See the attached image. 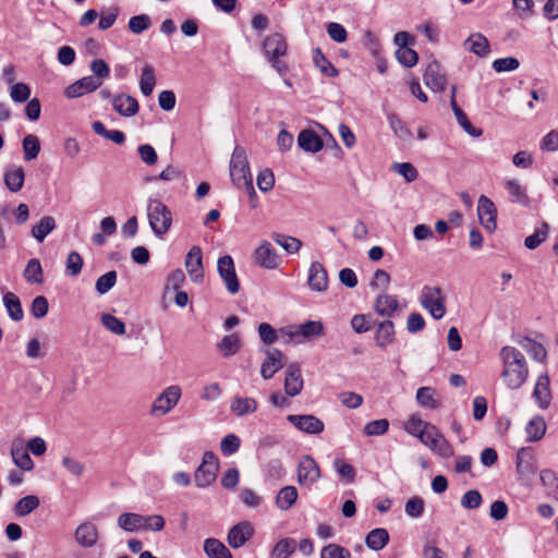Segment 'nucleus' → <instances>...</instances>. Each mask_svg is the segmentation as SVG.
Segmentation results:
<instances>
[{
	"instance_id": "4be33fe9",
	"label": "nucleus",
	"mask_w": 558,
	"mask_h": 558,
	"mask_svg": "<svg viewBox=\"0 0 558 558\" xmlns=\"http://www.w3.org/2000/svg\"><path fill=\"white\" fill-rule=\"evenodd\" d=\"M112 106L113 109L123 117H133L140 110V105L137 100L125 94L116 95L112 97Z\"/></svg>"
},
{
	"instance_id": "37998d69",
	"label": "nucleus",
	"mask_w": 558,
	"mask_h": 558,
	"mask_svg": "<svg viewBox=\"0 0 558 558\" xmlns=\"http://www.w3.org/2000/svg\"><path fill=\"white\" fill-rule=\"evenodd\" d=\"M313 61L315 65L319 69V71L329 77H336L338 75V70L335 65L325 57L320 48H315L313 50Z\"/></svg>"
},
{
	"instance_id": "c9c22d12",
	"label": "nucleus",
	"mask_w": 558,
	"mask_h": 558,
	"mask_svg": "<svg viewBox=\"0 0 558 558\" xmlns=\"http://www.w3.org/2000/svg\"><path fill=\"white\" fill-rule=\"evenodd\" d=\"M3 305L8 311L10 318L14 322H20L24 317L21 301L13 292H7L3 295Z\"/></svg>"
},
{
	"instance_id": "6ab92c4d",
	"label": "nucleus",
	"mask_w": 558,
	"mask_h": 558,
	"mask_svg": "<svg viewBox=\"0 0 558 558\" xmlns=\"http://www.w3.org/2000/svg\"><path fill=\"white\" fill-rule=\"evenodd\" d=\"M253 533L254 529L252 524L247 521H242L232 526L229 531L227 537L228 544L232 548H240L253 536Z\"/></svg>"
},
{
	"instance_id": "5701e85b",
	"label": "nucleus",
	"mask_w": 558,
	"mask_h": 558,
	"mask_svg": "<svg viewBox=\"0 0 558 558\" xmlns=\"http://www.w3.org/2000/svg\"><path fill=\"white\" fill-rule=\"evenodd\" d=\"M395 339V324L390 319H386L377 324L375 332V342L377 347L385 349L389 344L393 343Z\"/></svg>"
},
{
	"instance_id": "412c9836",
	"label": "nucleus",
	"mask_w": 558,
	"mask_h": 558,
	"mask_svg": "<svg viewBox=\"0 0 558 558\" xmlns=\"http://www.w3.org/2000/svg\"><path fill=\"white\" fill-rule=\"evenodd\" d=\"M308 286L312 290L323 292L328 287L327 270L319 262H313L308 270Z\"/></svg>"
},
{
	"instance_id": "72a5a7b5",
	"label": "nucleus",
	"mask_w": 558,
	"mask_h": 558,
	"mask_svg": "<svg viewBox=\"0 0 558 558\" xmlns=\"http://www.w3.org/2000/svg\"><path fill=\"white\" fill-rule=\"evenodd\" d=\"M525 432L527 441L535 442L541 440L546 433V422L543 416L536 415L526 424Z\"/></svg>"
},
{
	"instance_id": "13d9d810",
	"label": "nucleus",
	"mask_w": 558,
	"mask_h": 558,
	"mask_svg": "<svg viewBox=\"0 0 558 558\" xmlns=\"http://www.w3.org/2000/svg\"><path fill=\"white\" fill-rule=\"evenodd\" d=\"M522 347L535 361L543 362L547 356L544 345L530 338L524 339Z\"/></svg>"
},
{
	"instance_id": "de8ad7c7",
	"label": "nucleus",
	"mask_w": 558,
	"mask_h": 558,
	"mask_svg": "<svg viewBox=\"0 0 558 558\" xmlns=\"http://www.w3.org/2000/svg\"><path fill=\"white\" fill-rule=\"evenodd\" d=\"M435 395L434 388L421 387L416 391V401L423 408L435 410L439 408V402L435 399Z\"/></svg>"
},
{
	"instance_id": "ea45409f",
	"label": "nucleus",
	"mask_w": 558,
	"mask_h": 558,
	"mask_svg": "<svg viewBox=\"0 0 558 558\" xmlns=\"http://www.w3.org/2000/svg\"><path fill=\"white\" fill-rule=\"evenodd\" d=\"M25 173L22 167H15L5 171L4 183L11 192H19L24 184Z\"/></svg>"
},
{
	"instance_id": "a19ab883",
	"label": "nucleus",
	"mask_w": 558,
	"mask_h": 558,
	"mask_svg": "<svg viewBox=\"0 0 558 558\" xmlns=\"http://www.w3.org/2000/svg\"><path fill=\"white\" fill-rule=\"evenodd\" d=\"M387 120L390 129L393 131L395 135L398 136L402 141H411L413 134L411 130L407 126V124L398 117L396 113H388Z\"/></svg>"
},
{
	"instance_id": "1a4fd4ad",
	"label": "nucleus",
	"mask_w": 558,
	"mask_h": 558,
	"mask_svg": "<svg viewBox=\"0 0 558 558\" xmlns=\"http://www.w3.org/2000/svg\"><path fill=\"white\" fill-rule=\"evenodd\" d=\"M254 263L265 269H276L281 263V257L268 241H263L253 252Z\"/></svg>"
},
{
	"instance_id": "7c9ffc66",
	"label": "nucleus",
	"mask_w": 558,
	"mask_h": 558,
	"mask_svg": "<svg viewBox=\"0 0 558 558\" xmlns=\"http://www.w3.org/2000/svg\"><path fill=\"white\" fill-rule=\"evenodd\" d=\"M144 525L145 517L137 513L125 512L118 518V526L126 532L143 530Z\"/></svg>"
},
{
	"instance_id": "2f4dec72",
	"label": "nucleus",
	"mask_w": 558,
	"mask_h": 558,
	"mask_svg": "<svg viewBox=\"0 0 558 558\" xmlns=\"http://www.w3.org/2000/svg\"><path fill=\"white\" fill-rule=\"evenodd\" d=\"M389 542V533L384 527L372 530L365 538L366 546L375 551L383 549Z\"/></svg>"
},
{
	"instance_id": "423d86ee",
	"label": "nucleus",
	"mask_w": 558,
	"mask_h": 558,
	"mask_svg": "<svg viewBox=\"0 0 558 558\" xmlns=\"http://www.w3.org/2000/svg\"><path fill=\"white\" fill-rule=\"evenodd\" d=\"M219 459L213 451L203 454L202 463L195 470L194 482L198 488L210 486L217 478Z\"/></svg>"
},
{
	"instance_id": "680f3d73",
	"label": "nucleus",
	"mask_w": 558,
	"mask_h": 558,
	"mask_svg": "<svg viewBox=\"0 0 558 558\" xmlns=\"http://www.w3.org/2000/svg\"><path fill=\"white\" fill-rule=\"evenodd\" d=\"M396 57L398 61L407 68H412L417 63V52L410 47H402L397 49Z\"/></svg>"
},
{
	"instance_id": "a18cd8bd",
	"label": "nucleus",
	"mask_w": 558,
	"mask_h": 558,
	"mask_svg": "<svg viewBox=\"0 0 558 558\" xmlns=\"http://www.w3.org/2000/svg\"><path fill=\"white\" fill-rule=\"evenodd\" d=\"M23 276L25 280L29 283L40 284L44 282L43 267L37 258H32L28 260Z\"/></svg>"
},
{
	"instance_id": "bb28decb",
	"label": "nucleus",
	"mask_w": 558,
	"mask_h": 558,
	"mask_svg": "<svg viewBox=\"0 0 558 558\" xmlns=\"http://www.w3.org/2000/svg\"><path fill=\"white\" fill-rule=\"evenodd\" d=\"M465 49L470 50L477 57H486L490 52L488 39L481 33L472 34L464 41Z\"/></svg>"
},
{
	"instance_id": "0e129e2a",
	"label": "nucleus",
	"mask_w": 558,
	"mask_h": 558,
	"mask_svg": "<svg viewBox=\"0 0 558 558\" xmlns=\"http://www.w3.org/2000/svg\"><path fill=\"white\" fill-rule=\"evenodd\" d=\"M240 438L234 434L225 436L220 442V450L223 456L228 457L235 453L240 448Z\"/></svg>"
},
{
	"instance_id": "338daca9",
	"label": "nucleus",
	"mask_w": 558,
	"mask_h": 558,
	"mask_svg": "<svg viewBox=\"0 0 558 558\" xmlns=\"http://www.w3.org/2000/svg\"><path fill=\"white\" fill-rule=\"evenodd\" d=\"M492 66L498 73L510 72L517 70L520 66V62L514 57L499 58L493 62Z\"/></svg>"
},
{
	"instance_id": "6e6d98bb",
	"label": "nucleus",
	"mask_w": 558,
	"mask_h": 558,
	"mask_svg": "<svg viewBox=\"0 0 558 558\" xmlns=\"http://www.w3.org/2000/svg\"><path fill=\"white\" fill-rule=\"evenodd\" d=\"M336 472L341 478L345 480L347 483L351 484L355 481V469L341 458H337L333 461Z\"/></svg>"
},
{
	"instance_id": "79ce46f5",
	"label": "nucleus",
	"mask_w": 558,
	"mask_h": 558,
	"mask_svg": "<svg viewBox=\"0 0 558 558\" xmlns=\"http://www.w3.org/2000/svg\"><path fill=\"white\" fill-rule=\"evenodd\" d=\"M56 229L54 218L45 216L32 228V235L38 241L43 242L46 236Z\"/></svg>"
},
{
	"instance_id": "20e7f679",
	"label": "nucleus",
	"mask_w": 558,
	"mask_h": 558,
	"mask_svg": "<svg viewBox=\"0 0 558 558\" xmlns=\"http://www.w3.org/2000/svg\"><path fill=\"white\" fill-rule=\"evenodd\" d=\"M263 48L269 62L276 69V71L280 75L286 74L288 66L283 61L279 59L287 53L288 46L284 37L279 33L271 34L265 38Z\"/></svg>"
},
{
	"instance_id": "e433bc0d",
	"label": "nucleus",
	"mask_w": 558,
	"mask_h": 558,
	"mask_svg": "<svg viewBox=\"0 0 558 558\" xmlns=\"http://www.w3.org/2000/svg\"><path fill=\"white\" fill-rule=\"evenodd\" d=\"M204 551L209 558H232L231 551L216 538H207L204 542Z\"/></svg>"
},
{
	"instance_id": "9d476101",
	"label": "nucleus",
	"mask_w": 558,
	"mask_h": 558,
	"mask_svg": "<svg viewBox=\"0 0 558 558\" xmlns=\"http://www.w3.org/2000/svg\"><path fill=\"white\" fill-rule=\"evenodd\" d=\"M287 420L301 432L318 435L324 432L325 424L312 414H290Z\"/></svg>"
},
{
	"instance_id": "3c124183",
	"label": "nucleus",
	"mask_w": 558,
	"mask_h": 558,
	"mask_svg": "<svg viewBox=\"0 0 558 558\" xmlns=\"http://www.w3.org/2000/svg\"><path fill=\"white\" fill-rule=\"evenodd\" d=\"M24 159L26 161H31L37 158L40 151V142L39 138L34 134H28L23 138L22 142Z\"/></svg>"
},
{
	"instance_id": "f03ea898",
	"label": "nucleus",
	"mask_w": 558,
	"mask_h": 558,
	"mask_svg": "<svg viewBox=\"0 0 558 558\" xmlns=\"http://www.w3.org/2000/svg\"><path fill=\"white\" fill-rule=\"evenodd\" d=\"M230 177L238 187H245L251 196H255L253 180L243 147L236 146L230 160Z\"/></svg>"
},
{
	"instance_id": "9b49d317",
	"label": "nucleus",
	"mask_w": 558,
	"mask_h": 558,
	"mask_svg": "<svg viewBox=\"0 0 558 558\" xmlns=\"http://www.w3.org/2000/svg\"><path fill=\"white\" fill-rule=\"evenodd\" d=\"M477 215L481 225L488 232H494L497 228V210L495 204L485 195H481L477 205Z\"/></svg>"
},
{
	"instance_id": "0eeeda50",
	"label": "nucleus",
	"mask_w": 558,
	"mask_h": 558,
	"mask_svg": "<svg viewBox=\"0 0 558 558\" xmlns=\"http://www.w3.org/2000/svg\"><path fill=\"white\" fill-rule=\"evenodd\" d=\"M420 441L442 458H450L454 454L453 447L435 425L428 427L427 433L424 434V438Z\"/></svg>"
},
{
	"instance_id": "c03bdc74",
	"label": "nucleus",
	"mask_w": 558,
	"mask_h": 558,
	"mask_svg": "<svg viewBox=\"0 0 558 558\" xmlns=\"http://www.w3.org/2000/svg\"><path fill=\"white\" fill-rule=\"evenodd\" d=\"M218 350L225 357L234 355L241 348V340L236 333L225 336L217 344Z\"/></svg>"
},
{
	"instance_id": "f8f14e48",
	"label": "nucleus",
	"mask_w": 558,
	"mask_h": 558,
	"mask_svg": "<svg viewBox=\"0 0 558 558\" xmlns=\"http://www.w3.org/2000/svg\"><path fill=\"white\" fill-rule=\"evenodd\" d=\"M320 477V470L317 462L310 456L301 458L298 465V482L300 485H312Z\"/></svg>"
},
{
	"instance_id": "ddd939ff",
	"label": "nucleus",
	"mask_w": 558,
	"mask_h": 558,
	"mask_svg": "<svg viewBox=\"0 0 558 558\" xmlns=\"http://www.w3.org/2000/svg\"><path fill=\"white\" fill-rule=\"evenodd\" d=\"M181 397V388L179 386H169L161 392L153 403V413L161 415L167 414L177 405Z\"/></svg>"
},
{
	"instance_id": "6e6552de",
	"label": "nucleus",
	"mask_w": 558,
	"mask_h": 558,
	"mask_svg": "<svg viewBox=\"0 0 558 558\" xmlns=\"http://www.w3.org/2000/svg\"><path fill=\"white\" fill-rule=\"evenodd\" d=\"M217 270L220 278L225 281L229 293L236 294L240 290V282L235 272L233 258L230 255L221 256L217 262Z\"/></svg>"
},
{
	"instance_id": "bf43d9fd",
	"label": "nucleus",
	"mask_w": 558,
	"mask_h": 558,
	"mask_svg": "<svg viewBox=\"0 0 558 558\" xmlns=\"http://www.w3.org/2000/svg\"><path fill=\"white\" fill-rule=\"evenodd\" d=\"M117 282V271L110 270L100 276L96 281V291L99 294H106L110 291Z\"/></svg>"
},
{
	"instance_id": "f704fd0d",
	"label": "nucleus",
	"mask_w": 558,
	"mask_h": 558,
	"mask_svg": "<svg viewBox=\"0 0 558 558\" xmlns=\"http://www.w3.org/2000/svg\"><path fill=\"white\" fill-rule=\"evenodd\" d=\"M451 109L457 118V122L463 129L465 133H468L472 137H480L483 134V131L478 128L472 125L469 121L468 116L464 111L458 106L456 100H451Z\"/></svg>"
},
{
	"instance_id": "f3484780",
	"label": "nucleus",
	"mask_w": 558,
	"mask_h": 558,
	"mask_svg": "<svg viewBox=\"0 0 558 558\" xmlns=\"http://www.w3.org/2000/svg\"><path fill=\"white\" fill-rule=\"evenodd\" d=\"M303 377L301 367L298 363H291L286 369L284 391L289 397H295L301 393L303 389Z\"/></svg>"
},
{
	"instance_id": "cd10ccee",
	"label": "nucleus",
	"mask_w": 558,
	"mask_h": 558,
	"mask_svg": "<svg viewBox=\"0 0 558 558\" xmlns=\"http://www.w3.org/2000/svg\"><path fill=\"white\" fill-rule=\"evenodd\" d=\"M299 146L308 153H317L323 148V140L313 130H303L298 136Z\"/></svg>"
},
{
	"instance_id": "69168bd1",
	"label": "nucleus",
	"mask_w": 558,
	"mask_h": 558,
	"mask_svg": "<svg viewBox=\"0 0 558 558\" xmlns=\"http://www.w3.org/2000/svg\"><path fill=\"white\" fill-rule=\"evenodd\" d=\"M392 169L402 175L407 182H413L418 177L416 168L410 162H396L393 163Z\"/></svg>"
},
{
	"instance_id": "4c0bfd02",
	"label": "nucleus",
	"mask_w": 558,
	"mask_h": 558,
	"mask_svg": "<svg viewBox=\"0 0 558 558\" xmlns=\"http://www.w3.org/2000/svg\"><path fill=\"white\" fill-rule=\"evenodd\" d=\"M298 499V489L294 486L282 487L276 496V506L281 510L290 509Z\"/></svg>"
},
{
	"instance_id": "39448f33",
	"label": "nucleus",
	"mask_w": 558,
	"mask_h": 558,
	"mask_svg": "<svg viewBox=\"0 0 558 558\" xmlns=\"http://www.w3.org/2000/svg\"><path fill=\"white\" fill-rule=\"evenodd\" d=\"M420 303L434 319H441L446 315V296L439 287L424 286Z\"/></svg>"
},
{
	"instance_id": "473e14b6",
	"label": "nucleus",
	"mask_w": 558,
	"mask_h": 558,
	"mask_svg": "<svg viewBox=\"0 0 558 558\" xmlns=\"http://www.w3.org/2000/svg\"><path fill=\"white\" fill-rule=\"evenodd\" d=\"M11 457L13 463L21 471H32L34 469V462L28 454V451L23 446L13 444L11 447Z\"/></svg>"
},
{
	"instance_id": "5fc2aeb1",
	"label": "nucleus",
	"mask_w": 558,
	"mask_h": 558,
	"mask_svg": "<svg viewBox=\"0 0 558 558\" xmlns=\"http://www.w3.org/2000/svg\"><path fill=\"white\" fill-rule=\"evenodd\" d=\"M100 322L105 326L106 329H108L109 331H111L114 335L122 336L125 333L124 323L120 318H118L111 314H108V313L102 314L100 317Z\"/></svg>"
},
{
	"instance_id": "4d7b16f0",
	"label": "nucleus",
	"mask_w": 558,
	"mask_h": 558,
	"mask_svg": "<svg viewBox=\"0 0 558 558\" xmlns=\"http://www.w3.org/2000/svg\"><path fill=\"white\" fill-rule=\"evenodd\" d=\"M320 558H352V555L348 548L331 543L322 548Z\"/></svg>"
},
{
	"instance_id": "603ef678",
	"label": "nucleus",
	"mask_w": 558,
	"mask_h": 558,
	"mask_svg": "<svg viewBox=\"0 0 558 558\" xmlns=\"http://www.w3.org/2000/svg\"><path fill=\"white\" fill-rule=\"evenodd\" d=\"M430 426H433L430 423L424 422L416 415H412L405 424V430L421 440Z\"/></svg>"
},
{
	"instance_id": "aec40b11",
	"label": "nucleus",
	"mask_w": 558,
	"mask_h": 558,
	"mask_svg": "<svg viewBox=\"0 0 558 558\" xmlns=\"http://www.w3.org/2000/svg\"><path fill=\"white\" fill-rule=\"evenodd\" d=\"M185 267L194 282H201L204 277L203 254L199 246H193L185 257Z\"/></svg>"
},
{
	"instance_id": "49530a36",
	"label": "nucleus",
	"mask_w": 558,
	"mask_h": 558,
	"mask_svg": "<svg viewBox=\"0 0 558 558\" xmlns=\"http://www.w3.org/2000/svg\"><path fill=\"white\" fill-rule=\"evenodd\" d=\"M40 505V500L35 495H27L23 498H21L15 505H14V512L19 517H25L29 514L32 511L37 509Z\"/></svg>"
},
{
	"instance_id": "f257e3e1",
	"label": "nucleus",
	"mask_w": 558,
	"mask_h": 558,
	"mask_svg": "<svg viewBox=\"0 0 558 558\" xmlns=\"http://www.w3.org/2000/svg\"><path fill=\"white\" fill-rule=\"evenodd\" d=\"M502 362V372L500 374L505 385L511 389H519L524 385L529 377V367L523 353L514 347H502L499 352Z\"/></svg>"
},
{
	"instance_id": "c756f323",
	"label": "nucleus",
	"mask_w": 558,
	"mask_h": 558,
	"mask_svg": "<svg viewBox=\"0 0 558 558\" xmlns=\"http://www.w3.org/2000/svg\"><path fill=\"white\" fill-rule=\"evenodd\" d=\"M257 401L254 398L235 396L231 401L230 409L238 416L254 413L257 410Z\"/></svg>"
},
{
	"instance_id": "a878e982",
	"label": "nucleus",
	"mask_w": 558,
	"mask_h": 558,
	"mask_svg": "<svg viewBox=\"0 0 558 558\" xmlns=\"http://www.w3.org/2000/svg\"><path fill=\"white\" fill-rule=\"evenodd\" d=\"M515 468H517V473L519 474V476L521 478L527 477L535 473V471H536L535 460L529 450L522 448L518 451Z\"/></svg>"
},
{
	"instance_id": "a211bd4d",
	"label": "nucleus",
	"mask_w": 558,
	"mask_h": 558,
	"mask_svg": "<svg viewBox=\"0 0 558 558\" xmlns=\"http://www.w3.org/2000/svg\"><path fill=\"white\" fill-rule=\"evenodd\" d=\"M74 537L80 546L84 548H92L98 542L99 531L96 524L85 521L76 527Z\"/></svg>"
},
{
	"instance_id": "864d4df0",
	"label": "nucleus",
	"mask_w": 558,
	"mask_h": 558,
	"mask_svg": "<svg viewBox=\"0 0 558 558\" xmlns=\"http://www.w3.org/2000/svg\"><path fill=\"white\" fill-rule=\"evenodd\" d=\"M295 551V541L282 538L274 547L270 558H289Z\"/></svg>"
},
{
	"instance_id": "58836bf2",
	"label": "nucleus",
	"mask_w": 558,
	"mask_h": 558,
	"mask_svg": "<svg viewBox=\"0 0 558 558\" xmlns=\"http://www.w3.org/2000/svg\"><path fill=\"white\" fill-rule=\"evenodd\" d=\"M156 85V76L155 70L153 65L145 64L142 68L141 78H140V88L144 96L148 97L153 94L154 87Z\"/></svg>"
},
{
	"instance_id": "c85d7f7f",
	"label": "nucleus",
	"mask_w": 558,
	"mask_h": 558,
	"mask_svg": "<svg viewBox=\"0 0 558 558\" xmlns=\"http://www.w3.org/2000/svg\"><path fill=\"white\" fill-rule=\"evenodd\" d=\"M504 187L508 192L509 199L511 203H518L524 206L529 204V196L526 194V190L520 184L518 180H506L504 182Z\"/></svg>"
},
{
	"instance_id": "774afa93",
	"label": "nucleus",
	"mask_w": 558,
	"mask_h": 558,
	"mask_svg": "<svg viewBox=\"0 0 558 558\" xmlns=\"http://www.w3.org/2000/svg\"><path fill=\"white\" fill-rule=\"evenodd\" d=\"M389 428V422L386 418L375 420L368 422L364 427V433L367 436H380Z\"/></svg>"
},
{
	"instance_id": "e2e57ef3",
	"label": "nucleus",
	"mask_w": 558,
	"mask_h": 558,
	"mask_svg": "<svg viewBox=\"0 0 558 558\" xmlns=\"http://www.w3.org/2000/svg\"><path fill=\"white\" fill-rule=\"evenodd\" d=\"M425 508V502L422 497L414 496L410 498L404 507L405 513L411 518H420Z\"/></svg>"
},
{
	"instance_id": "7ed1b4c3",
	"label": "nucleus",
	"mask_w": 558,
	"mask_h": 558,
	"mask_svg": "<svg viewBox=\"0 0 558 558\" xmlns=\"http://www.w3.org/2000/svg\"><path fill=\"white\" fill-rule=\"evenodd\" d=\"M147 218L156 236L161 238L171 228L172 214L161 201L149 198L147 203Z\"/></svg>"
},
{
	"instance_id": "8fccbe9b",
	"label": "nucleus",
	"mask_w": 558,
	"mask_h": 558,
	"mask_svg": "<svg viewBox=\"0 0 558 558\" xmlns=\"http://www.w3.org/2000/svg\"><path fill=\"white\" fill-rule=\"evenodd\" d=\"M302 341L313 337H319L324 333L323 323L319 320H307L298 326Z\"/></svg>"
},
{
	"instance_id": "dca6fc26",
	"label": "nucleus",
	"mask_w": 558,
	"mask_h": 558,
	"mask_svg": "<svg viewBox=\"0 0 558 558\" xmlns=\"http://www.w3.org/2000/svg\"><path fill=\"white\" fill-rule=\"evenodd\" d=\"M101 85L102 82L100 80L94 76H84L69 85L64 89V95L68 98H77L98 89Z\"/></svg>"
},
{
	"instance_id": "393cba45",
	"label": "nucleus",
	"mask_w": 558,
	"mask_h": 558,
	"mask_svg": "<svg viewBox=\"0 0 558 558\" xmlns=\"http://www.w3.org/2000/svg\"><path fill=\"white\" fill-rule=\"evenodd\" d=\"M375 312L384 317H392L399 308V302L396 295L379 294L374 304Z\"/></svg>"
},
{
	"instance_id": "09e8293b",
	"label": "nucleus",
	"mask_w": 558,
	"mask_h": 558,
	"mask_svg": "<svg viewBox=\"0 0 558 558\" xmlns=\"http://www.w3.org/2000/svg\"><path fill=\"white\" fill-rule=\"evenodd\" d=\"M271 239L277 244H279L288 254H296L300 251V248L302 247L301 240H299L294 236H290V235H286V234H281V233H274L271 235Z\"/></svg>"
},
{
	"instance_id": "052dcab7",
	"label": "nucleus",
	"mask_w": 558,
	"mask_h": 558,
	"mask_svg": "<svg viewBox=\"0 0 558 558\" xmlns=\"http://www.w3.org/2000/svg\"><path fill=\"white\" fill-rule=\"evenodd\" d=\"M547 233L548 225L544 222L541 228L534 231V233L525 238V246L530 250L536 248L541 243H543L546 240Z\"/></svg>"
},
{
	"instance_id": "b1692460",
	"label": "nucleus",
	"mask_w": 558,
	"mask_h": 558,
	"mask_svg": "<svg viewBox=\"0 0 558 558\" xmlns=\"http://www.w3.org/2000/svg\"><path fill=\"white\" fill-rule=\"evenodd\" d=\"M533 396L541 409H547L550 404L551 395L549 389V377L543 374L537 378Z\"/></svg>"
},
{
	"instance_id": "4468645a",
	"label": "nucleus",
	"mask_w": 558,
	"mask_h": 558,
	"mask_svg": "<svg viewBox=\"0 0 558 558\" xmlns=\"http://www.w3.org/2000/svg\"><path fill=\"white\" fill-rule=\"evenodd\" d=\"M423 81L434 92H444L447 87V76L437 61L428 63L425 69Z\"/></svg>"
},
{
	"instance_id": "2eb2a0df",
	"label": "nucleus",
	"mask_w": 558,
	"mask_h": 558,
	"mask_svg": "<svg viewBox=\"0 0 558 558\" xmlns=\"http://www.w3.org/2000/svg\"><path fill=\"white\" fill-rule=\"evenodd\" d=\"M264 353L266 354V359L260 366V376L268 380L283 367V354L276 348H266L264 349Z\"/></svg>"
}]
</instances>
